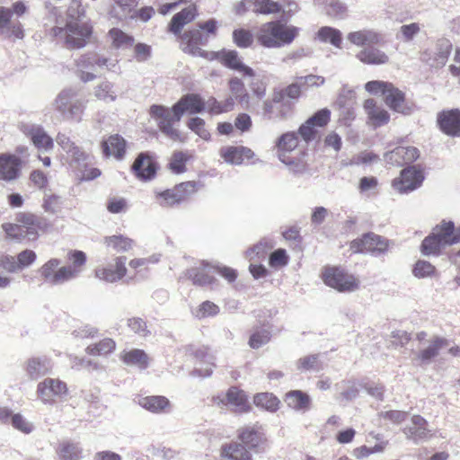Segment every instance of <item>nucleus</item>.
<instances>
[{"label": "nucleus", "instance_id": "aec40b11", "mask_svg": "<svg viewBox=\"0 0 460 460\" xmlns=\"http://www.w3.org/2000/svg\"><path fill=\"white\" fill-rule=\"evenodd\" d=\"M22 166L19 157L13 155H0V180L13 181L18 178Z\"/></svg>", "mask_w": 460, "mask_h": 460}, {"label": "nucleus", "instance_id": "a878e982", "mask_svg": "<svg viewBox=\"0 0 460 460\" xmlns=\"http://www.w3.org/2000/svg\"><path fill=\"white\" fill-rule=\"evenodd\" d=\"M420 156L419 150L414 146H397L390 153L389 159L397 165L411 164Z\"/></svg>", "mask_w": 460, "mask_h": 460}, {"label": "nucleus", "instance_id": "5fc2aeb1", "mask_svg": "<svg viewBox=\"0 0 460 460\" xmlns=\"http://www.w3.org/2000/svg\"><path fill=\"white\" fill-rule=\"evenodd\" d=\"M234 42L239 48H248L253 42V35L248 30L237 29L233 32Z\"/></svg>", "mask_w": 460, "mask_h": 460}, {"label": "nucleus", "instance_id": "f704fd0d", "mask_svg": "<svg viewBox=\"0 0 460 460\" xmlns=\"http://www.w3.org/2000/svg\"><path fill=\"white\" fill-rule=\"evenodd\" d=\"M449 344L448 341L442 337H434L430 341V344L424 349L420 350L418 358L421 362H428L437 357L439 350L447 347Z\"/></svg>", "mask_w": 460, "mask_h": 460}, {"label": "nucleus", "instance_id": "603ef678", "mask_svg": "<svg viewBox=\"0 0 460 460\" xmlns=\"http://www.w3.org/2000/svg\"><path fill=\"white\" fill-rule=\"evenodd\" d=\"M412 273L419 279L431 277L436 273V268L427 261L419 260L413 266Z\"/></svg>", "mask_w": 460, "mask_h": 460}, {"label": "nucleus", "instance_id": "2eb2a0df", "mask_svg": "<svg viewBox=\"0 0 460 460\" xmlns=\"http://www.w3.org/2000/svg\"><path fill=\"white\" fill-rule=\"evenodd\" d=\"M237 438L240 442L250 450L257 449L261 445L267 441L263 432V428L259 423L238 429Z\"/></svg>", "mask_w": 460, "mask_h": 460}, {"label": "nucleus", "instance_id": "2f4dec72", "mask_svg": "<svg viewBox=\"0 0 460 460\" xmlns=\"http://www.w3.org/2000/svg\"><path fill=\"white\" fill-rule=\"evenodd\" d=\"M284 400L288 407L296 411H308L311 406L310 396L301 390H292L285 394Z\"/></svg>", "mask_w": 460, "mask_h": 460}, {"label": "nucleus", "instance_id": "e433bc0d", "mask_svg": "<svg viewBox=\"0 0 460 460\" xmlns=\"http://www.w3.org/2000/svg\"><path fill=\"white\" fill-rule=\"evenodd\" d=\"M253 403L258 408L275 412L279 409L280 401L272 393L264 392L253 396Z\"/></svg>", "mask_w": 460, "mask_h": 460}, {"label": "nucleus", "instance_id": "f3484780", "mask_svg": "<svg viewBox=\"0 0 460 460\" xmlns=\"http://www.w3.org/2000/svg\"><path fill=\"white\" fill-rule=\"evenodd\" d=\"M437 121L443 133L451 137H460V110L442 111L438 114Z\"/></svg>", "mask_w": 460, "mask_h": 460}, {"label": "nucleus", "instance_id": "ddd939ff", "mask_svg": "<svg viewBox=\"0 0 460 460\" xmlns=\"http://www.w3.org/2000/svg\"><path fill=\"white\" fill-rule=\"evenodd\" d=\"M15 221L20 223L23 228L24 234L28 240H36L40 232H44L48 224L44 217L31 212H19L15 215Z\"/></svg>", "mask_w": 460, "mask_h": 460}, {"label": "nucleus", "instance_id": "5701e85b", "mask_svg": "<svg viewBox=\"0 0 460 460\" xmlns=\"http://www.w3.org/2000/svg\"><path fill=\"white\" fill-rule=\"evenodd\" d=\"M220 456L226 460H252L251 450L242 443L229 442L220 448Z\"/></svg>", "mask_w": 460, "mask_h": 460}, {"label": "nucleus", "instance_id": "37998d69", "mask_svg": "<svg viewBox=\"0 0 460 460\" xmlns=\"http://www.w3.org/2000/svg\"><path fill=\"white\" fill-rule=\"evenodd\" d=\"M137 3L138 0H114L111 13L116 18L123 20L132 13Z\"/></svg>", "mask_w": 460, "mask_h": 460}, {"label": "nucleus", "instance_id": "7ed1b4c3", "mask_svg": "<svg viewBox=\"0 0 460 460\" xmlns=\"http://www.w3.org/2000/svg\"><path fill=\"white\" fill-rule=\"evenodd\" d=\"M457 243H460V226L456 227L454 222L442 220L424 238L420 252L427 256L439 255L443 248Z\"/></svg>", "mask_w": 460, "mask_h": 460}, {"label": "nucleus", "instance_id": "3c124183", "mask_svg": "<svg viewBox=\"0 0 460 460\" xmlns=\"http://www.w3.org/2000/svg\"><path fill=\"white\" fill-rule=\"evenodd\" d=\"M282 4L272 0H258L254 4V12L261 14H271L279 13Z\"/></svg>", "mask_w": 460, "mask_h": 460}, {"label": "nucleus", "instance_id": "774afa93", "mask_svg": "<svg viewBox=\"0 0 460 460\" xmlns=\"http://www.w3.org/2000/svg\"><path fill=\"white\" fill-rule=\"evenodd\" d=\"M84 105L83 102L79 99H75L73 102H71L70 107L66 111V114H64L65 117L69 119H79L81 114L83 113Z\"/></svg>", "mask_w": 460, "mask_h": 460}, {"label": "nucleus", "instance_id": "0eeeda50", "mask_svg": "<svg viewBox=\"0 0 460 460\" xmlns=\"http://www.w3.org/2000/svg\"><path fill=\"white\" fill-rule=\"evenodd\" d=\"M217 28V22L211 19L200 23L199 29L185 31L181 36L182 50L193 56H203L204 50L200 49V46L208 42L210 34H216Z\"/></svg>", "mask_w": 460, "mask_h": 460}, {"label": "nucleus", "instance_id": "de8ad7c7", "mask_svg": "<svg viewBox=\"0 0 460 460\" xmlns=\"http://www.w3.org/2000/svg\"><path fill=\"white\" fill-rule=\"evenodd\" d=\"M271 333L268 329L260 328L254 330L249 338L248 344L252 349H257L270 342Z\"/></svg>", "mask_w": 460, "mask_h": 460}, {"label": "nucleus", "instance_id": "f257e3e1", "mask_svg": "<svg viewBox=\"0 0 460 460\" xmlns=\"http://www.w3.org/2000/svg\"><path fill=\"white\" fill-rule=\"evenodd\" d=\"M205 110V102L198 94H186L172 109L162 105H152L150 115L155 120L160 131L172 141H181L175 125L184 112L199 113Z\"/></svg>", "mask_w": 460, "mask_h": 460}, {"label": "nucleus", "instance_id": "58836bf2", "mask_svg": "<svg viewBox=\"0 0 460 460\" xmlns=\"http://www.w3.org/2000/svg\"><path fill=\"white\" fill-rule=\"evenodd\" d=\"M120 359L127 365H135L146 368L148 365V357L143 349H133L120 353Z\"/></svg>", "mask_w": 460, "mask_h": 460}, {"label": "nucleus", "instance_id": "09e8293b", "mask_svg": "<svg viewBox=\"0 0 460 460\" xmlns=\"http://www.w3.org/2000/svg\"><path fill=\"white\" fill-rule=\"evenodd\" d=\"M76 98V92L72 89H66L62 91L57 97L55 105L63 115L66 114L67 109L70 107L71 102Z\"/></svg>", "mask_w": 460, "mask_h": 460}, {"label": "nucleus", "instance_id": "473e14b6", "mask_svg": "<svg viewBox=\"0 0 460 460\" xmlns=\"http://www.w3.org/2000/svg\"><path fill=\"white\" fill-rule=\"evenodd\" d=\"M193 154L189 151L174 152L168 164L169 169L176 174L182 173L187 170V164L193 160Z\"/></svg>", "mask_w": 460, "mask_h": 460}, {"label": "nucleus", "instance_id": "9d476101", "mask_svg": "<svg viewBox=\"0 0 460 460\" xmlns=\"http://www.w3.org/2000/svg\"><path fill=\"white\" fill-rule=\"evenodd\" d=\"M67 385L58 378L47 377L37 385L38 398L45 404H53L57 399L66 395Z\"/></svg>", "mask_w": 460, "mask_h": 460}, {"label": "nucleus", "instance_id": "6e6552de", "mask_svg": "<svg viewBox=\"0 0 460 460\" xmlns=\"http://www.w3.org/2000/svg\"><path fill=\"white\" fill-rule=\"evenodd\" d=\"M210 402L212 406L219 409L230 407L236 413H247L252 411L246 393L235 385L229 387L225 394L213 395L210 398Z\"/></svg>", "mask_w": 460, "mask_h": 460}, {"label": "nucleus", "instance_id": "0e129e2a", "mask_svg": "<svg viewBox=\"0 0 460 460\" xmlns=\"http://www.w3.org/2000/svg\"><path fill=\"white\" fill-rule=\"evenodd\" d=\"M298 81L301 84L303 90H306L311 87H319L325 83L324 77L316 75L300 76L298 77Z\"/></svg>", "mask_w": 460, "mask_h": 460}, {"label": "nucleus", "instance_id": "f03ea898", "mask_svg": "<svg viewBox=\"0 0 460 460\" xmlns=\"http://www.w3.org/2000/svg\"><path fill=\"white\" fill-rule=\"evenodd\" d=\"M69 265L58 267L60 261L52 258L45 262L40 269L39 273L45 282L51 285H58L75 279L82 272L85 266L86 254L78 250L70 251L67 253Z\"/></svg>", "mask_w": 460, "mask_h": 460}, {"label": "nucleus", "instance_id": "6ab92c4d", "mask_svg": "<svg viewBox=\"0 0 460 460\" xmlns=\"http://www.w3.org/2000/svg\"><path fill=\"white\" fill-rule=\"evenodd\" d=\"M384 96L385 103L394 111L405 115L411 113L412 109L405 102L404 93L392 84L386 88Z\"/></svg>", "mask_w": 460, "mask_h": 460}, {"label": "nucleus", "instance_id": "4c0bfd02", "mask_svg": "<svg viewBox=\"0 0 460 460\" xmlns=\"http://www.w3.org/2000/svg\"><path fill=\"white\" fill-rule=\"evenodd\" d=\"M231 97L236 100L243 108H248L250 96L241 79L234 77L229 81Z\"/></svg>", "mask_w": 460, "mask_h": 460}, {"label": "nucleus", "instance_id": "4be33fe9", "mask_svg": "<svg viewBox=\"0 0 460 460\" xmlns=\"http://www.w3.org/2000/svg\"><path fill=\"white\" fill-rule=\"evenodd\" d=\"M364 110L369 123L374 127H381L388 123L390 115L374 99H367L364 102Z\"/></svg>", "mask_w": 460, "mask_h": 460}, {"label": "nucleus", "instance_id": "6e6d98bb", "mask_svg": "<svg viewBox=\"0 0 460 460\" xmlns=\"http://www.w3.org/2000/svg\"><path fill=\"white\" fill-rule=\"evenodd\" d=\"M452 49L451 43L447 40H440L438 42V52L436 57V65L443 66L450 54Z\"/></svg>", "mask_w": 460, "mask_h": 460}, {"label": "nucleus", "instance_id": "39448f33", "mask_svg": "<svg viewBox=\"0 0 460 460\" xmlns=\"http://www.w3.org/2000/svg\"><path fill=\"white\" fill-rule=\"evenodd\" d=\"M321 278L326 286L342 293L354 292L360 286L359 279L341 266H324Z\"/></svg>", "mask_w": 460, "mask_h": 460}, {"label": "nucleus", "instance_id": "49530a36", "mask_svg": "<svg viewBox=\"0 0 460 460\" xmlns=\"http://www.w3.org/2000/svg\"><path fill=\"white\" fill-rule=\"evenodd\" d=\"M318 38L323 42H329L334 47L341 48V32L332 27H322L318 31Z\"/></svg>", "mask_w": 460, "mask_h": 460}, {"label": "nucleus", "instance_id": "bb28decb", "mask_svg": "<svg viewBox=\"0 0 460 460\" xmlns=\"http://www.w3.org/2000/svg\"><path fill=\"white\" fill-rule=\"evenodd\" d=\"M55 451L58 460H81L83 458V449L79 443L71 440L60 441Z\"/></svg>", "mask_w": 460, "mask_h": 460}, {"label": "nucleus", "instance_id": "bf43d9fd", "mask_svg": "<svg viewBox=\"0 0 460 460\" xmlns=\"http://www.w3.org/2000/svg\"><path fill=\"white\" fill-rule=\"evenodd\" d=\"M289 257L285 249H277L269 258V264L272 268H281L288 265Z\"/></svg>", "mask_w": 460, "mask_h": 460}, {"label": "nucleus", "instance_id": "a18cd8bd", "mask_svg": "<svg viewBox=\"0 0 460 460\" xmlns=\"http://www.w3.org/2000/svg\"><path fill=\"white\" fill-rule=\"evenodd\" d=\"M24 133L31 137L33 144H53V139L40 126L31 125L24 128Z\"/></svg>", "mask_w": 460, "mask_h": 460}, {"label": "nucleus", "instance_id": "e2e57ef3", "mask_svg": "<svg viewBox=\"0 0 460 460\" xmlns=\"http://www.w3.org/2000/svg\"><path fill=\"white\" fill-rule=\"evenodd\" d=\"M16 259L19 270H21L31 265L36 261L37 255L32 250L26 249L19 252Z\"/></svg>", "mask_w": 460, "mask_h": 460}, {"label": "nucleus", "instance_id": "a211bd4d", "mask_svg": "<svg viewBox=\"0 0 460 460\" xmlns=\"http://www.w3.org/2000/svg\"><path fill=\"white\" fill-rule=\"evenodd\" d=\"M156 164L152 156L141 153L132 165V171L141 180H151L156 173Z\"/></svg>", "mask_w": 460, "mask_h": 460}, {"label": "nucleus", "instance_id": "1a4fd4ad", "mask_svg": "<svg viewBox=\"0 0 460 460\" xmlns=\"http://www.w3.org/2000/svg\"><path fill=\"white\" fill-rule=\"evenodd\" d=\"M388 247V241L374 233L364 234L349 243V250L353 253H380L387 251Z\"/></svg>", "mask_w": 460, "mask_h": 460}, {"label": "nucleus", "instance_id": "c03bdc74", "mask_svg": "<svg viewBox=\"0 0 460 460\" xmlns=\"http://www.w3.org/2000/svg\"><path fill=\"white\" fill-rule=\"evenodd\" d=\"M95 58V54H87L81 56L76 60V66L78 67V70L80 71V78L84 82H89L93 81L95 78V75L85 71L87 69H91L94 67V62L93 59Z\"/></svg>", "mask_w": 460, "mask_h": 460}, {"label": "nucleus", "instance_id": "7c9ffc66", "mask_svg": "<svg viewBox=\"0 0 460 460\" xmlns=\"http://www.w3.org/2000/svg\"><path fill=\"white\" fill-rule=\"evenodd\" d=\"M185 275L197 286H208L216 281L211 269L205 265L190 268L186 270Z\"/></svg>", "mask_w": 460, "mask_h": 460}, {"label": "nucleus", "instance_id": "680f3d73", "mask_svg": "<svg viewBox=\"0 0 460 460\" xmlns=\"http://www.w3.org/2000/svg\"><path fill=\"white\" fill-rule=\"evenodd\" d=\"M188 126L190 129L195 132L203 140H208L209 137L208 131L205 128V121L199 118H192L190 119Z\"/></svg>", "mask_w": 460, "mask_h": 460}, {"label": "nucleus", "instance_id": "cd10ccee", "mask_svg": "<svg viewBox=\"0 0 460 460\" xmlns=\"http://www.w3.org/2000/svg\"><path fill=\"white\" fill-rule=\"evenodd\" d=\"M221 156L226 163L240 164L243 161L252 158V151L243 146H230L226 148H222L220 151Z\"/></svg>", "mask_w": 460, "mask_h": 460}, {"label": "nucleus", "instance_id": "4468645a", "mask_svg": "<svg viewBox=\"0 0 460 460\" xmlns=\"http://www.w3.org/2000/svg\"><path fill=\"white\" fill-rule=\"evenodd\" d=\"M91 34L92 27L87 23L70 22L66 27V45L68 49H81Z\"/></svg>", "mask_w": 460, "mask_h": 460}, {"label": "nucleus", "instance_id": "20e7f679", "mask_svg": "<svg viewBox=\"0 0 460 460\" xmlns=\"http://www.w3.org/2000/svg\"><path fill=\"white\" fill-rule=\"evenodd\" d=\"M297 34L298 28L295 26H287L280 22H270L259 28L255 37L262 47L276 49L290 44Z\"/></svg>", "mask_w": 460, "mask_h": 460}, {"label": "nucleus", "instance_id": "c9c22d12", "mask_svg": "<svg viewBox=\"0 0 460 460\" xmlns=\"http://www.w3.org/2000/svg\"><path fill=\"white\" fill-rule=\"evenodd\" d=\"M222 60L226 66L232 69L237 70L248 76L254 75L253 70L242 62L237 52L234 50L224 51L222 53Z\"/></svg>", "mask_w": 460, "mask_h": 460}, {"label": "nucleus", "instance_id": "a19ab883", "mask_svg": "<svg viewBox=\"0 0 460 460\" xmlns=\"http://www.w3.org/2000/svg\"><path fill=\"white\" fill-rule=\"evenodd\" d=\"M116 349V342L111 338H104L98 342L90 344L85 351L90 356H107Z\"/></svg>", "mask_w": 460, "mask_h": 460}, {"label": "nucleus", "instance_id": "338daca9", "mask_svg": "<svg viewBox=\"0 0 460 460\" xmlns=\"http://www.w3.org/2000/svg\"><path fill=\"white\" fill-rule=\"evenodd\" d=\"M151 56V47L145 43H137L134 47V58L137 62H144Z\"/></svg>", "mask_w": 460, "mask_h": 460}, {"label": "nucleus", "instance_id": "8fccbe9b", "mask_svg": "<svg viewBox=\"0 0 460 460\" xmlns=\"http://www.w3.org/2000/svg\"><path fill=\"white\" fill-rule=\"evenodd\" d=\"M94 95L97 99L104 102H114L117 98L116 93L113 91V84L108 81L102 82L96 86Z\"/></svg>", "mask_w": 460, "mask_h": 460}, {"label": "nucleus", "instance_id": "f8f14e48", "mask_svg": "<svg viewBox=\"0 0 460 460\" xmlns=\"http://www.w3.org/2000/svg\"><path fill=\"white\" fill-rule=\"evenodd\" d=\"M126 261V256H117L113 259V263L97 267L94 270V275L97 279L105 282L119 281L128 272Z\"/></svg>", "mask_w": 460, "mask_h": 460}, {"label": "nucleus", "instance_id": "72a5a7b5", "mask_svg": "<svg viewBox=\"0 0 460 460\" xmlns=\"http://www.w3.org/2000/svg\"><path fill=\"white\" fill-rule=\"evenodd\" d=\"M196 15V8L193 5H190L183 9L181 12L176 13L170 23V31L174 33H180L182 27L188 22H191Z\"/></svg>", "mask_w": 460, "mask_h": 460}, {"label": "nucleus", "instance_id": "69168bd1", "mask_svg": "<svg viewBox=\"0 0 460 460\" xmlns=\"http://www.w3.org/2000/svg\"><path fill=\"white\" fill-rule=\"evenodd\" d=\"M30 181L40 190L45 189L49 184L47 175L40 170H34L31 172Z\"/></svg>", "mask_w": 460, "mask_h": 460}, {"label": "nucleus", "instance_id": "c756f323", "mask_svg": "<svg viewBox=\"0 0 460 460\" xmlns=\"http://www.w3.org/2000/svg\"><path fill=\"white\" fill-rule=\"evenodd\" d=\"M347 40L356 46L376 45L380 42V35L374 30L363 29L348 33Z\"/></svg>", "mask_w": 460, "mask_h": 460}, {"label": "nucleus", "instance_id": "ea45409f", "mask_svg": "<svg viewBox=\"0 0 460 460\" xmlns=\"http://www.w3.org/2000/svg\"><path fill=\"white\" fill-rule=\"evenodd\" d=\"M108 39L115 49H128L134 43V38L119 28H112L108 32Z\"/></svg>", "mask_w": 460, "mask_h": 460}, {"label": "nucleus", "instance_id": "4d7b16f0", "mask_svg": "<svg viewBox=\"0 0 460 460\" xmlns=\"http://www.w3.org/2000/svg\"><path fill=\"white\" fill-rule=\"evenodd\" d=\"M330 119L331 111L330 110L324 108L315 112L307 120L321 131V128L328 124Z\"/></svg>", "mask_w": 460, "mask_h": 460}, {"label": "nucleus", "instance_id": "393cba45", "mask_svg": "<svg viewBox=\"0 0 460 460\" xmlns=\"http://www.w3.org/2000/svg\"><path fill=\"white\" fill-rule=\"evenodd\" d=\"M24 370L31 379H38L51 370L50 360L47 358H30L25 362Z\"/></svg>", "mask_w": 460, "mask_h": 460}, {"label": "nucleus", "instance_id": "412c9836", "mask_svg": "<svg viewBox=\"0 0 460 460\" xmlns=\"http://www.w3.org/2000/svg\"><path fill=\"white\" fill-rule=\"evenodd\" d=\"M138 404L145 410L155 413H167L172 408L170 400L163 395H148L138 400Z\"/></svg>", "mask_w": 460, "mask_h": 460}, {"label": "nucleus", "instance_id": "13d9d810", "mask_svg": "<svg viewBox=\"0 0 460 460\" xmlns=\"http://www.w3.org/2000/svg\"><path fill=\"white\" fill-rule=\"evenodd\" d=\"M420 31V25L416 22L402 25L400 28L397 39L408 42L411 41Z\"/></svg>", "mask_w": 460, "mask_h": 460}, {"label": "nucleus", "instance_id": "c85d7f7f", "mask_svg": "<svg viewBox=\"0 0 460 460\" xmlns=\"http://www.w3.org/2000/svg\"><path fill=\"white\" fill-rule=\"evenodd\" d=\"M357 58L367 65H384L388 63L389 57L383 50L370 45L357 54Z\"/></svg>", "mask_w": 460, "mask_h": 460}, {"label": "nucleus", "instance_id": "052dcab7", "mask_svg": "<svg viewBox=\"0 0 460 460\" xmlns=\"http://www.w3.org/2000/svg\"><path fill=\"white\" fill-rule=\"evenodd\" d=\"M219 313V307L211 301L201 303L197 309L196 316L199 319L215 316Z\"/></svg>", "mask_w": 460, "mask_h": 460}, {"label": "nucleus", "instance_id": "9b49d317", "mask_svg": "<svg viewBox=\"0 0 460 460\" xmlns=\"http://www.w3.org/2000/svg\"><path fill=\"white\" fill-rule=\"evenodd\" d=\"M424 180L421 170L415 166L404 168L392 181V186L400 193H407L419 188Z\"/></svg>", "mask_w": 460, "mask_h": 460}, {"label": "nucleus", "instance_id": "79ce46f5", "mask_svg": "<svg viewBox=\"0 0 460 460\" xmlns=\"http://www.w3.org/2000/svg\"><path fill=\"white\" fill-rule=\"evenodd\" d=\"M103 243L116 252H125L132 249L134 240L122 234L105 236Z\"/></svg>", "mask_w": 460, "mask_h": 460}, {"label": "nucleus", "instance_id": "864d4df0", "mask_svg": "<svg viewBox=\"0 0 460 460\" xmlns=\"http://www.w3.org/2000/svg\"><path fill=\"white\" fill-rule=\"evenodd\" d=\"M19 225L20 223L16 221L15 223L8 222L2 225V229L5 233L7 238L19 242L27 239L22 230L23 228Z\"/></svg>", "mask_w": 460, "mask_h": 460}, {"label": "nucleus", "instance_id": "dca6fc26", "mask_svg": "<svg viewBox=\"0 0 460 460\" xmlns=\"http://www.w3.org/2000/svg\"><path fill=\"white\" fill-rule=\"evenodd\" d=\"M321 131L317 129L313 124L307 119L299 127L298 131H290L282 134L276 144H289L298 140V136L301 137L302 140L309 143L318 141L320 139Z\"/></svg>", "mask_w": 460, "mask_h": 460}, {"label": "nucleus", "instance_id": "b1692460", "mask_svg": "<svg viewBox=\"0 0 460 460\" xmlns=\"http://www.w3.org/2000/svg\"><path fill=\"white\" fill-rule=\"evenodd\" d=\"M404 433L409 439L414 442L428 439L431 437L430 430L428 429V422L420 415L411 417V426L405 428Z\"/></svg>", "mask_w": 460, "mask_h": 460}, {"label": "nucleus", "instance_id": "423d86ee", "mask_svg": "<svg viewBox=\"0 0 460 460\" xmlns=\"http://www.w3.org/2000/svg\"><path fill=\"white\" fill-rule=\"evenodd\" d=\"M199 189L195 181H183L166 189L155 192L156 204L163 208H172L190 199Z\"/></svg>", "mask_w": 460, "mask_h": 460}]
</instances>
